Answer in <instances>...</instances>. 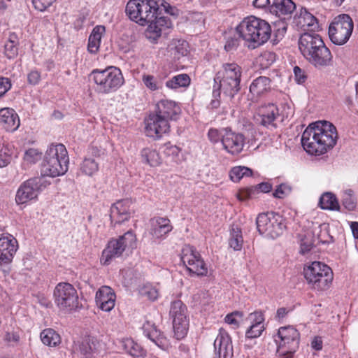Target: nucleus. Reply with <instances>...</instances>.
<instances>
[{
	"label": "nucleus",
	"instance_id": "1",
	"mask_svg": "<svg viewBox=\"0 0 358 358\" xmlns=\"http://www.w3.org/2000/svg\"><path fill=\"white\" fill-rule=\"evenodd\" d=\"M176 15L178 10L164 0H129L125 12L129 19L144 26L150 22L145 31V36L152 43H157L161 36L166 37L173 27L168 17L160 16L162 11Z\"/></svg>",
	"mask_w": 358,
	"mask_h": 358
},
{
	"label": "nucleus",
	"instance_id": "2",
	"mask_svg": "<svg viewBox=\"0 0 358 358\" xmlns=\"http://www.w3.org/2000/svg\"><path fill=\"white\" fill-rule=\"evenodd\" d=\"M337 139L336 127L329 122L319 121L305 129L301 136V144L309 154L320 155L331 149Z\"/></svg>",
	"mask_w": 358,
	"mask_h": 358
},
{
	"label": "nucleus",
	"instance_id": "3",
	"mask_svg": "<svg viewBox=\"0 0 358 358\" xmlns=\"http://www.w3.org/2000/svg\"><path fill=\"white\" fill-rule=\"evenodd\" d=\"M180 107L173 101L162 99L155 106V113L149 115L145 121L148 136L159 138L169 131L170 121L177 120L180 115Z\"/></svg>",
	"mask_w": 358,
	"mask_h": 358
},
{
	"label": "nucleus",
	"instance_id": "4",
	"mask_svg": "<svg viewBox=\"0 0 358 358\" xmlns=\"http://www.w3.org/2000/svg\"><path fill=\"white\" fill-rule=\"evenodd\" d=\"M298 44L302 55L314 66L320 68L331 65V52L319 34L305 32L301 35Z\"/></svg>",
	"mask_w": 358,
	"mask_h": 358
},
{
	"label": "nucleus",
	"instance_id": "5",
	"mask_svg": "<svg viewBox=\"0 0 358 358\" xmlns=\"http://www.w3.org/2000/svg\"><path fill=\"white\" fill-rule=\"evenodd\" d=\"M236 31L241 38L252 43L255 48L263 45L270 38L271 28L265 20L249 16L237 26Z\"/></svg>",
	"mask_w": 358,
	"mask_h": 358
},
{
	"label": "nucleus",
	"instance_id": "6",
	"mask_svg": "<svg viewBox=\"0 0 358 358\" xmlns=\"http://www.w3.org/2000/svg\"><path fill=\"white\" fill-rule=\"evenodd\" d=\"M69 158L66 147L61 143L52 144L46 150L42 164L43 176L55 178L66 173Z\"/></svg>",
	"mask_w": 358,
	"mask_h": 358
},
{
	"label": "nucleus",
	"instance_id": "7",
	"mask_svg": "<svg viewBox=\"0 0 358 358\" xmlns=\"http://www.w3.org/2000/svg\"><path fill=\"white\" fill-rule=\"evenodd\" d=\"M242 68L236 63H224L214 78L215 85L231 99L241 90Z\"/></svg>",
	"mask_w": 358,
	"mask_h": 358
},
{
	"label": "nucleus",
	"instance_id": "8",
	"mask_svg": "<svg viewBox=\"0 0 358 358\" xmlns=\"http://www.w3.org/2000/svg\"><path fill=\"white\" fill-rule=\"evenodd\" d=\"M90 76L96 85V90L103 94L117 91L124 83L120 69L113 66L94 69Z\"/></svg>",
	"mask_w": 358,
	"mask_h": 358
},
{
	"label": "nucleus",
	"instance_id": "9",
	"mask_svg": "<svg viewBox=\"0 0 358 358\" xmlns=\"http://www.w3.org/2000/svg\"><path fill=\"white\" fill-rule=\"evenodd\" d=\"M136 235L131 231L110 239L102 252L101 263L103 265H109L113 259L122 256L124 252H131L136 248Z\"/></svg>",
	"mask_w": 358,
	"mask_h": 358
},
{
	"label": "nucleus",
	"instance_id": "10",
	"mask_svg": "<svg viewBox=\"0 0 358 358\" xmlns=\"http://www.w3.org/2000/svg\"><path fill=\"white\" fill-rule=\"evenodd\" d=\"M303 275L308 284L317 290L327 289L333 280L331 268L320 262H313L306 266Z\"/></svg>",
	"mask_w": 358,
	"mask_h": 358
},
{
	"label": "nucleus",
	"instance_id": "11",
	"mask_svg": "<svg viewBox=\"0 0 358 358\" xmlns=\"http://www.w3.org/2000/svg\"><path fill=\"white\" fill-rule=\"evenodd\" d=\"M256 224L260 234L273 239L280 236L285 228L282 217L273 212L259 214Z\"/></svg>",
	"mask_w": 358,
	"mask_h": 358
},
{
	"label": "nucleus",
	"instance_id": "12",
	"mask_svg": "<svg viewBox=\"0 0 358 358\" xmlns=\"http://www.w3.org/2000/svg\"><path fill=\"white\" fill-rule=\"evenodd\" d=\"M275 341L278 344L279 356L290 358L299 348V333L292 327H282L278 329Z\"/></svg>",
	"mask_w": 358,
	"mask_h": 358
},
{
	"label": "nucleus",
	"instance_id": "13",
	"mask_svg": "<svg viewBox=\"0 0 358 358\" xmlns=\"http://www.w3.org/2000/svg\"><path fill=\"white\" fill-rule=\"evenodd\" d=\"M353 28V21L348 15H339L329 25V38L336 45H343L349 40Z\"/></svg>",
	"mask_w": 358,
	"mask_h": 358
},
{
	"label": "nucleus",
	"instance_id": "14",
	"mask_svg": "<svg viewBox=\"0 0 358 358\" xmlns=\"http://www.w3.org/2000/svg\"><path fill=\"white\" fill-rule=\"evenodd\" d=\"M55 302L62 310L70 311L79 305L78 294L75 287L69 282H59L53 293Z\"/></svg>",
	"mask_w": 358,
	"mask_h": 358
},
{
	"label": "nucleus",
	"instance_id": "15",
	"mask_svg": "<svg viewBox=\"0 0 358 358\" xmlns=\"http://www.w3.org/2000/svg\"><path fill=\"white\" fill-rule=\"evenodd\" d=\"M50 182L43 176L30 178L24 182L18 188L15 201L18 204H23L36 199L38 194L44 190Z\"/></svg>",
	"mask_w": 358,
	"mask_h": 358
},
{
	"label": "nucleus",
	"instance_id": "16",
	"mask_svg": "<svg viewBox=\"0 0 358 358\" xmlns=\"http://www.w3.org/2000/svg\"><path fill=\"white\" fill-rule=\"evenodd\" d=\"M169 314L173 320L175 337L178 340L184 338L189 328L186 306L180 300L175 301L171 305Z\"/></svg>",
	"mask_w": 358,
	"mask_h": 358
},
{
	"label": "nucleus",
	"instance_id": "17",
	"mask_svg": "<svg viewBox=\"0 0 358 358\" xmlns=\"http://www.w3.org/2000/svg\"><path fill=\"white\" fill-rule=\"evenodd\" d=\"M181 261L189 273L206 276L208 268L200 254L191 246H185L182 250Z\"/></svg>",
	"mask_w": 358,
	"mask_h": 358
},
{
	"label": "nucleus",
	"instance_id": "18",
	"mask_svg": "<svg viewBox=\"0 0 358 358\" xmlns=\"http://www.w3.org/2000/svg\"><path fill=\"white\" fill-rule=\"evenodd\" d=\"M222 131V144L223 148L232 155L241 153L245 145V136L241 133L233 131L230 128H224Z\"/></svg>",
	"mask_w": 358,
	"mask_h": 358
},
{
	"label": "nucleus",
	"instance_id": "19",
	"mask_svg": "<svg viewBox=\"0 0 358 358\" xmlns=\"http://www.w3.org/2000/svg\"><path fill=\"white\" fill-rule=\"evenodd\" d=\"M279 115V109L275 104L264 103L261 105L257 110V120L265 127L275 129L277 127L275 121Z\"/></svg>",
	"mask_w": 358,
	"mask_h": 358
},
{
	"label": "nucleus",
	"instance_id": "20",
	"mask_svg": "<svg viewBox=\"0 0 358 358\" xmlns=\"http://www.w3.org/2000/svg\"><path fill=\"white\" fill-rule=\"evenodd\" d=\"M215 355L218 358H227L233 355V345L230 336L226 330L221 328L214 341Z\"/></svg>",
	"mask_w": 358,
	"mask_h": 358
},
{
	"label": "nucleus",
	"instance_id": "21",
	"mask_svg": "<svg viewBox=\"0 0 358 358\" xmlns=\"http://www.w3.org/2000/svg\"><path fill=\"white\" fill-rule=\"evenodd\" d=\"M131 201L128 199L120 200L110 208V217L112 224H121L130 217L132 209Z\"/></svg>",
	"mask_w": 358,
	"mask_h": 358
},
{
	"label": "nucleus",
	"instance_id": "22",
	"mask_svg": "<svg viewBox=\"0 0 358 358\" xmlns=\"http://www.w3.org/2000/svg\"><path fill=\"white\" fill-rule=\"evenodd\" d=\"M17 250V241L12 236H0V266L12 262Z\"/></svg>",
	"mask_w": 358,
	"mask_h": 358
},
{
	"label": "nucleus",
	"instance_id": "23",
	"mask_svg": "<svg viewBox=\"0 0 358 358\" xmlns=\"http://www.w3.org/2000/svg\"><path fill=\"white\" fill-rule=\"evenodd\" d=\"M116 296L108 286H102L96 293V303L103 311L109 312L115 306Z\"/></svg>",
	"mask_w": 358,
	"mask_h": 358
},
{
	"label": "nucleus",
	"instance_id": "24",
	"mask_svg": "<svg viewBox=\"0 0 358 358\" xmlns=\"http://www.w3.org/2000/svg\"><path fill=\"white\" fill-rule=\"evenodd\" d=\"M0 124L7 131H14L20 126V118L16 112L9 108L0 110Z\"/></svg>",
	"mask_w": 358,
	"mask_h": 358
},
{
	"label": "nucleus",
	"instance_id": "25",
	"mask_svg": "<svg viewBox=\"0 0 358 358\" xmlns=\"http://www.w3.org/2000/svg\"><path fill=\"white\" fill-rule=\"evenodd\" d=\"M271 80L266 76L255 78L250 85V93L253 100L257 101L260 97L267 94L271 89Z\"/></svg>",
	"mask_w": 358,
	"mask_h": 358
},
{
	"label": "nucleus",
	"instance_id": "26",
	"mask_svg": "<svg viewBox=\"0 0 358 358\" xmlns=\"http://www.w3.org/2000/svg\"><path fill=\"white\" fill-rule=\"evenodd\" d=\"M106 32V28L102 25H96L94 27L89 36L87 50L91 54H96L98 52L102 36Z\"/></svg>",
	"mask_w": 358,
	"mask_h": 358
},
{
	"label": "nucleus",
	"instance_id": "27",
	"mask_svg": "<svg viewBox=\"0 0 358 358\" xmlns=\"http://www.w3.org/2000/svg\"><path fill=\"white\" fill-rule=\"evenodd\" d=\"M173 229L170 220L166 217H157L152 223L151 234L155 238H160L169 234Z\"/></svg>",
	"mask_w": 358,
	"mask_h": 358
},
{
	"label": "nucleus",
	"instance_id": "28",
	"mask_svg": "<svg viewBox=\"0 0 358 358\" xmlns=\"http://www.w3.org/2000/svg\"><path fill=\"white\" fill-rule=\"evenodd\" d=\"M299 23L302 27L310 31H317L320 28L317 18L306 8L301 10L299 16Z\"/></svg>",
	"mask_w": 358,
	"mask_h": 358
},
{
	"label": "nucleus",
	"instance_id": "29",
	"mask_svg": "<svg viewBox=\"0 0 358 358\" xmlns=\"http://www.w3.org/2000/svg\"><path fill=\"white\" fill-rule=\"evenodd\" d=\"M319 206L323 210L339 211L341 206L336 196L332 192L323 193L319 200Z\"/></svg>",
	"mask_w": 358,
	"mask_h": 358
},
{
	"label": "nucleus",
	"instance_id": "30",
	"mask_svg": "<svg viewBox=\"0 0 358 358\" xmlns=\"http://www.w3.org/2000/svg\"><path fill=\"white\" fill-rule=\"evenodd\" d=\"M271 8L273 11L280 16L292 13L296 5L292 0H273Z\"/></svg>",
	"mask_w": 358,
	"mask_h": 358
},
{
	"label": "nucleus",
	"instance_id": "31",
	"mask_svg": "<svg viewBox=\"0 0 358 358\" xmlns=\"http://www.w3.org/2000/svg\"><path fill=\"white\" fill-rule=\"evenodd\" d=\"M19 38L15 33H10L4 45V54L8 59H14L18 55Z\"/></svg>",
	"mask_w": 358,
	"mask_h": 358
},
{
	"label": "nucleus",
	"instance_id": "32",
	"mask_svg": "<svg viewBox=\"0 0 358 358\" xmlns=\"http://www.w3.org/2000/svg\"><path fill=\"white\" fill-rule=\"evenodd\" d=\"M120 344L125 352L132 357H141L144 355L143 348L132 338H122Z\"/></svg>",
	"mask_w": 358,
	"mask_h": 358
},
{
	"label": "nucleus",
	"instance_id": "33",
	"mask_svg": "<svg viewBox=\"0 0 358 358\" xmlns=\"http://www.w3.org/2000/svg\"><path fill=\"white\" fill-rule=\"evenodd\" d=\"M188 48V43L183 40L173 41L169 46L171 54L177 59L187 55Z\"/></svg>",
	"mask_w": 358,
	"mask_h": 358
},
{
	"label": "nucleus",
	"instance_id": "34",
	"mask_svg": "<svg viewBox=\"0 0 358 358\" xmlns=\"http://www.w3.org/2000/svg\"><path fill=\"white\" fill-rule=\"evenodd\" d=\"M78 350L81 358H93L96 351V343L93 338H88L79 344Z\"/></svg>",
	"mask_w": 358,
	"mask_h": 358
},
{
	"label": "nucleus",
	"instance_id": "35",
	"mask_svg": "<svg viewBox=\"0 0 358 358\" xmlns=\"http://www.w3.org/2000/svg\"><path fill=\"white\" fill-rule=\"evenodd\" d=\"M142 81L145 86L151 91L159 90L164 85V78L159 75L144 74L142 76Z\"/></svg>",
	"mask_w": 358,
	"mask_h": 358
},
{
	"label": "nucleus",
	"instance_id": "36",
	"mask_svg": "<svg viewBox=\"0 0 358 358\" xmlns=\"http://www.w3.org/2000/svg\"><path fill=\"white\" fill-rule=\"evenodd\" d=\"M40 337L43 343L50 347H55L61 343L60 336L52 329L43 330Z\"/></svg>",
	"mask_w": 358,
	"mask_h": 358
},
{
	"label": "nucleus",
	"instance_id": "37",
	"mask_svg": "<svg viewBox=\"0 0 358 358\" xmlns=\"http://www.w3.org/2000/svg\"><path fill=\"white\" fill-rule=\"evenodd\" d=\"M190 78L187 74L182 73L173 76L166 82V86L170 89H178L179 87H187L190 84Z\"/></svg>",
	"mask_w": 358,
	"mask_h": 358
},
{
	"label": "nucleus",
	"instance_id": "38",
	"mask_svg": "<svg viewBox=\"0 0 358 358\" xmlns=\"http://www.w3.org/2000/svg\"><path fill=\"white\" fill-rule=\"evenodd\" d=\"M243 238L241 230L238 227H232L230 231V237L229 238V245L234 250L239 251L242 249Z\"/></svg>",
	"mask_w": 358,
	"mask_h": 358
},
{
	"label": "nucleus",
	"instance_id": "39",
	"mask_svg": "<svg viewBox=\"0 0 358 358\" xmlns=\"http://www.w3.org/2000/svg\"><path fill=\"white\" fill-rule=\"evenodd\" d=\"M80 171L88 176H93L99 170V163L96 159L85 157L80 164Z\"/></svg>",
	"mask_w": 358,
	"mask_h": 358
},
{
	"label": "nucleus",
	"instance_id": "40",
	"mask_svg": "<svg viewBox=\"0 0 358 358\" xmlns=\"http://www.w3.org/2000/svg\"><path fill=\"white\" fill-rule=\"evenodd\" d=\"M141 156L145 162L151 166H157L161 163L159 155L154 149L150 148L143 149Z\"/></svg>",
	"mask_w": 358,
	"mask_h": 358
},
{
	"label": "nucleus",
	"instance_id": "41",
	"mask_svg": "<svg viewBox=\"0 0 358 358\" xmlns=\"http://www.w3.org/2000/svg\"><path fill=\"white\" fill-rule=\"evenodd\" d=\"M252 173V171L246 166H235L233 167L230 172L229 176L233 182H238L243 178L250 176Z\"/></svg>",
	"mask_w": 358,
	"mask_h": 358
},
{
	"label": "nucleus",
	"instance_id": "42",
	"mask_svg": "<svg viewBox=\"0 0 358 358\" xmlns=\"http://www.w3.org/2000/svg\"><path fill=\"white\" fill-rule=\"evenodd\" d=\"M13 155V147L8 144H0V167L8 166Z\"/></svg>",
	"mask_w": 358,
	"mask_h": 358
},
{
	"label": "nucleus",
	"instance_id": "43",
	"mask_svg": "<svg viewBox=\"0 0 358 358\" xmlns=\"http://www.w3.org/2000/svg\"><path fill=\"white\" fill-rule=\"evenodd\" d=\"M181 150L176 145H171L170 143L164 145V153L166 157L176 163H178L181 159Z\"/></svg>",
	"mask_w": 358,
	"mask_h": 358
},
{
	"label": "nucleus",
	"instance_id": "44",
	"mask_svg": "<svg viewBox=\"0 0 358 358\" xmlns=\"http://www.w3.org/2000/svg\"><path fill=\"white\" fill-rule=\"evenodd\" d=\"M342 204L349 211L354 210L356 208L357 199L352 189H348L344 191L342 197Z\"/></svg>",
	"mask_w": 358,
	"mask_h": 358
},
{
	"label": "nucleus",
	"instance_id": "45",
	"mask_svg": "<svg viewBox=\"0 0 358 358\" xmlns=\"http://www.w3.org/2000/svg\"><path fill=\"white\" fill-rule=\"evenodd\" d=\"M275 60V53L271 51H265L262 52L258 58V62L263 69L268 68L273 64Z\"/></svg>",
	"mask_w": 358,
	"mask_h": 358
},
{
	"label": "nucleus",
	"instance_id": "46",
	"mask_svg": "<svg viewBox=\"0 0 358 358\" xmlns=\"http://www.w3.org/2000/svg\"><path fill=\"white\" fill-rule=\"evenodd\" d=\"M42 157V153L37 149L30 148L26 150L23 159L24 163L28 164H34L40 161Z\"/></svg>",
	"mask_w": 358,
	"mask_h": 358
},
{
	"label": "nucleus",
	"instance_id": "47",
	"mask_svg": "<svg viewBox=\"0 0 358 358\" xmlns=\"http://www.w3.org/2000/svg\"><path fill=\"white\" fill-rule=\"evenodd\" d=\"M243 317V313L240 311H234L227 314L224 318V321L231 325L233 328L236 329L239 327L240 322Z\"/></svg>",
	"mask_w": 358,
	"mask_h": 358
},
{
	"label": "nucleus",
	"instance_id": "48",
	"mask_svg": "<svg viewBox=\"0 0 358 358\" xmlns=\"http://www.w3.org/2000/svg\"><path fill=\"white\" fill-rule=\"evenodd\" d=\"M141 294L151 301L156 300L159 296L157 289L151 285H144L141 289Z\"/></svg>",
	"mask_w": 358,
	"mask_h": 358
},
{
	"label": "nucleus",
	"instance_id": "49",
	"mask_svg": "<svg viewBox=\"0 0 358 358\" xmlns=\"http://www.w3.org/2000/svg\"><path fill=\"white\" fill-rule=\"evenodd\" d=\"M292 191L290 185L286 183H282L276 187L273 195L275 198L283 199L288 196Z\"/></svg>",
	"mask_w": 358,
	"mask_h": 358
},
{
	"label": "nucleus",
	"instance_id": "50",
	"mask_svg": "<svg viewBox=\"0 0 358 358\" xmlns=\"http://www.w3.org/2000/svg\"><path fill=\"white\" fill-rule=\"evenodd\" d=\"M264 330V325H254L252 324L245 333V336L248 338H256L259 337L263 331Z\"/></svg>",
	"mask_w": 358,
	"mask_h": 358
},
{
	"label": "nucleus",
	"instance_id": "51",
	"mask_svg": "<svg viewBox=\"0 0 358 358\" xmlns=\"http://www.w3.org/2000/svg\"><path fill=\"white\" fill-rule=\"evenodd\" d=\"M315 244V241L311 238L310 234L305 236L304 238L301 240V252L304 254L311 250Z\"/></svg>",
	"mask_w": 358,
	"mask_h": 358
},
{
	"label": "nucleus",
	"instance_id": "52",
	"mask_svg": "<svg viewBox=\"0 0 358 358\" xmlns=\"http://www.w3.org/2000/svg\"><path fill=\"white\" fill-rule=\"evenodd\" d=\"M57 0H32L34 8L39 11H44L51 6Z\"/></svg>",
	"mask_w": 358,
	"mask_h": 358
},
{
	"label": "nucleus",
	"instance_id": "53",
	"mask_svg": "<svg viewBox=\"0 0 358 358\" xmlns=\"http://www.w3.org/2000/svg\"><path fill=\"white\" fill-rule=\"evenodd\" d=\"M222 129L221 131H219L217 129H210L208 132V137L210 142H212L213 143H217L220 141H222Z\"/></svg>",
	"mask_w": 358,
	"mask_h": 358
},
{
	"label": "nucleus",
	"instance_id": "54",
	"mask_svg": "<svg viewBox=\"0 0 358 358\" xmlns=\"http://www.w3.org/2000/svg\"><path fill=\"white\" fill-rule=\"evenodd\" d=\"M220 91L222 90H218V87L214 85L213 91V99L210 103V106L212 108H217L220 106Z\"/></svg>",
	"mask_w": 358,
	"mask_h": 358
},
{
	"label": "nucleus",
	"instance_id": "55",
	"mask_svg": "<svg viewBox=\"0 0 358 358\" xmlns=\"http://www.w3.org/2000/svg\"><path fill=\"white\" fill-rule=\"evenodd\" d=\"M11 82L9 78L0 77V98L11 88Z\"/></svg>",
	"mask_w": 358,
	"mask_h": 358
},
{
	"label": "nucleus",
	"instance_id": "56",
	"mask_svg": "<svg viewBox=\"0 0 358 358\" xmlns=\"http://www.w3.org/2000/svg\"><path fill=\"white\" fill-rule=\"evenodd\" d=\"M249 320L254 325H264V317L261 312H254L249 315Z\"/></svg>",
	"mask_w": 358,
	"mask_h": 358
},
{
	"label": "nucleus",
	"instance_id": "57",
	"mask_svg": "<svg viewBox=\"0 0 358 358\" xmlns=\"http://www.w3.org/2000/svg\"><path fill=\"white\" fill-rule=\"evenodd\" d=\"M41 80V73L37 70L31 71L27 75V82L31 85H36Z\"/></svg>",
	"mask_w": 358,
	"mask_h": 358
},
{
	"label": "nucleus",
	"instance_id": "58",
	"mask_svg": "<svg viewBox=\"0 0 358 358\" xmlns=\"http://www.w3.org/2000/svg\"><path fill=\"white\" fill-rule=\"evenodd\" d=\"M255 194V190L252 189V187L240 190L236 196L240 201H245L251 198Z\"/></svg>",
	"mask_w": 358,
	"mask_h": 358
},
{
	"label": "nucleus",
	"instance_id": "59",
	"mask_svg": "<svg viewBox=\"0 0 358 358\" xmlns=\"http://www.w3.org/2000/svg\"><path fill=\"white\" fill-rule=\"evenodd\" d=\"M252 189L255 190V192H263L268 193L272 190V185L268 182H263L257 185L252 186Z\"/></svg>",
	"mask_w": 358,
	"mask_h": 358
},
{
	"label": "nucleus",
	"instance_id": "60",
	"mask_svg": "<svg viewBox=\"0 0 358 358\" xmlns=\"http://www.w3.org/2000/svg\"><path fill=\"white\" fill-rule=\"evenodd\" d=\"M148 337L155 342L157 345H159L158 341L162 338V333L157 329L154 325L152 326V329L147 334Z\"/></svg>",
	"mask_w": 358,
	"mask_h": 358
},
{
	"label": "nucleus",
	"instance_id": "61",
	"mask_svg": "<svg viewBox=\"0 0 358 358\" xmlns=\"http://www.w3.org/2000/svg\"><path fill=\"white\" fill-rule=\"evenodd\" d=\"M4 339L6 342L12 345H16L20 341V336L17 332H6L4 336Z\"/></svg>",
	"mask_w": 358,
	"mask_h": 358
},
{
	"label": "nucleus",
	"instance_id": "62",
	"mask_svg": "<svg viewBox=\"0 0 358 358\" xmlns=\"http://www.w3.org/2000/svg\"><path fill=\"white\" fill-rule=\"evenodd\" d=\"M294 73L295 79L299 84L303 83L306 81V76L304 75L302 69L299 66H296L294 68Z\"/></svg>",
	"mask_w": 358,
	"mask_h": 358
},
{
	"label": "nucleus",
	"instance_id": "63",
	"mask_svg": "<svg viewBox=\"0 0 358 358\" xmlns=\"http://www.w3.org/2000/svg\"><path fill=\"white\" fill-rule=\"evenodd\" d=\"M238 45V41L235 38H229L226 41L224 49L226 51L229 52L235 50Z\"/></svg>",
	"mask_w": 358,
	"mask_h": 358
},
{
	"label": "nucleus",
	"instance_id": "64",
	"mask_svg": "<svg viewBox=\"0 0 358 358\" xmlns=\"http://www.w3.org/2000/svg\"><path fill=\"white\" fill-rule=\"evenodd\" d=\"M103 150L97 146L92 145L89 148V154H90L92 157H94L96 158L100 157L102 155H103Z\"/></svg>",
	"mask_w": 358,
	"mask_h": 358
}]
</instances>
